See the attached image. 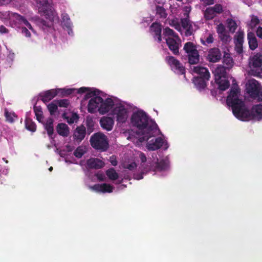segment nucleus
I'll return each instance as SVG.
<instances>
[{"instance_id":"obj_4","label":"nucleus","mask_w":262,"mask_h":262,"mask_svg":"<svg viewBox=\"0 0 262 262\" xmlns=\"http://www.w3.org/2000/svg\"><path fill=\"white\" fill-rule=\"evenodd\" d=\"M152 157L153 160L151 161L148 160L147 163H145L147 161L145 155L141 151H138L135 157L128 159L124 161L122 166L123 168L129 170H133L137 167L136 161L137 159H139L141 162V170L142 173H146L150 170L160 171L167 169L169 165L168 161L162 160L158 162L157 155L156 154H154Z\"/></svg>"},{"instance_id":"obj_5","label":"nucleus","mask_w":262,"mask_h":262,"mask_svg":"<svg viewBox=\"0 0 262 262\" xmlns=\"http://www.w3.org/2000/svg\"><path fill=\"white\" fill-rule=\"evenodd\" d=\"M5 15L11 23H13L16 26H19L18 28L20 30L21 34L25 36L30 37L31 31L34 32L30 24L23 16L11 12H7Z\"/></svg>"},{"instance_id":"obj_9","label":"nucleus","mask_w":262,"mask_h":262,"mask_svg":"<svg viewBox=\"0 0 262 262\" xmlns=\"http://www.w3.org/2000/svg\"><path fill=\"white\" fill-rule=\"evenodd\" d=\"M215 80L221 91H225L229 86V82L226 77L225 68L222 66H217L213 72Z\"/></svg>"},{"instance_id":"obj_41","label":"nucleus","mask_w":262,"mask_h":262,"mask_svg":"<svg viewBox=\"0 0 262 262\" xmlns=\"http://www.w3.org/2000/svg\"><path fill=\"white\" fill-rule=\"evenodd\" d=\"M106 175L110 180H115L118 177V173L114 169L111 168L106 171Z\"/></svg>"},{"instance_id":"obj_31","label":"nucleus","mask_w":262,"mask_h":262,"mask_svg":"<svg viewBox=\"0 0 262 262\" xmlns=\"http://www.w3.org/2000/svg\"><path fill=\"white\" fill-rule=\"evenodd\" d=\"M216 30L217 32L219 34V36L221 38V39H225L226 40H227L228 36L226 35V32L224 26L223 24H220L217 26Z\"/></svg>"},{"instance_id":"obj_14","label":"nucleus","mask_w":262,"mask_h":262,"mask_svg":"<svg viewBox=\"0 0 262 262\" xmlns=\"http://www.w3.org/2000/svg\"><path fill=\"white\" fill-rule=\"evenodd\" d=\"M166 62L172 70L178 74H184L185 70L179 60L172 56H167L165 58Z\"/></svg>"},{"instance_id":"obj_3","label":"nucleus","mask_w":262,"mask_h":262,"mask_svg":"<svg viewBox=\"0 0 262 262\" xmlns=\"http://www.w3.org/2000/svg\"><path fill=\"white\" fill-rule=\"evenodd\" d=\"M227 103L232 107L235 117L240 120H259L262 119V105H255L252 107L250 112L247 111L240 98L239 90L237 85L234 84L232 87L227 98Z\"/></svg>"},{"instance_id":"obj_13","label":"nucleus","mask_w":262,"mask_h":262,"mask_svg":"<svg viewBox=\"0 0 262 262\" xmlns=\"http://www.w3.org/2000/svg\"><path fill=\"white\" fill-rule=\"evenodd\" d=\"M184 50L188 55L189 62L190 64H195L199 62V53L196 47L193 43L187 42L184 47Z\"/></svg>"},{"instance_id":"obj_11","label":"nucleus","mask_w":262,"mask_h":262,"mask_svg":"<svg viewBox=\"0 0 262 262\" xmlns=\"http://www.w3.org/2000/svg\"><path fill=\"white\" fill-rule=\"evenodd\" d=\"M92 147L96 149L104 151L108 147L107 137L103 133L99 132L93 135L90 139Z\"/></svg>"},{"instance_id":"obj_28","label":"nucleus","mask_w":262,"mask_h":262,"mask_svg":"<svg viewBox=\"0 0 262 262\" xmlns=\"http://www.w3.org/2000/svg\"><path fill=\"white\" fill-rule=\"evenodd\" d=\"M58 105L56 100L53 101L47 105L48 110L52 116H57L59 112L58 110Z\"/></svg>"},{"instance_id":"obj_26","label":"nucleus","mask_w":262,"mask_h":262,"mask_svg":"<svg viewBox=\"0 0 262 262\" xmlns=\"http://www.w3.org/2000/svg\"><path fill=\"white\" fill-rule=\"evenodd\" d=\"M214 38L213 34L206 32H205L201 38V41L204 45H208L213 42Z\"/></svg>"},{"instance_id":"obj_39","label":"nucleus","mask_w":262,"mask_h":262,"mask_svg":"<svg viewBox=\"0 0 262 262\" xmlns=\"http://www.w3.org/2000/svg\"><path fill=\"white\" fill-rule=\"evenodd\" d=\"M25 123L26 127L28 130H29L33 132L36 130L35 124L29 118H26Z\"/></svg>"},{"instance_id":"obj_1","label":"nucleus","mask_w":262,"mask_h":262,"mask_svg":"<svg viewBox=\"0 0 262 262\" xmlns=\"http://www.w3.org/2000/svg\"><path fill=\"white\" fill-rule=\"evenodd\" d=\"M61 90L65 95H70L75 92L79 94L85 93L84 99H90L87 108L90 113H98L102 115L109 113L116 119L118 124L125 123L128 119L130 108L127 104L112 96L103 98V93L98 89L81 87L78 89Z\"/></svg>"},{"instance_id":"obj_33","label":"nucleus","mask_w":262,"mask_h":262,"mask_svg":"<svg viewBox=\"0 0 262 262\" xmlns=\"http://www.w3.org/2000/svg\"><path fill=\"white\" fill-rule=\"evenodd\" d=\"M34 111L37 120L39 122H43V113L41 108L39 106H35L34 107Z\"/></svg>"},{"instance_id":"obj_22","label":"nucleus","mask_w":262,"mask_h":262,"mask_svg":"<svg viewBox=\"0 0 262 262\" xmlns=\"http://www.w3.org/2000/svg\"><path fill=\"white\" fill-rule=\"evenodd\" d=\"M150 31L154 33V37H157V41L160 42L161 41V25L157 23H153L150 27Z\"/></svg>"},{"instance_id":"obj_40","label":"nucleus","mask_w":262,"mask_h":262,"mask_svg":"<svg viewBox=\"0 0 262 262\" xmlns=\"http://www.w3.org/2000/svg\"><path fill=\"white\" fill-rule=\"evenodd\" d=\"M223 62L227 66V68H231L233 65V61L229 55H225L224 56Z\"/></svg>"},{"instance_id":"obj_38","label":"nucleus","mask_w":262,"mask_h":262,"mask_svg":"<svg viewBox=\"0 0 262 262\" xmlns=\"http://www.w3.org/2000/svg\"><path fill=\"white\" fill-rule=\"evenodd\" d=\"M227 26L230 31L234 32L237 28V24L235 20L231 18L227 19Z\"/></svg>"},{"instance_id":"obj_45","label":"nucleus","mask_w":262,"mask_h":262,"mask_svg":"<svg viewBox=\"0 0 262 262\" xmlns=\"http://www.w3.org/2000/svg\"><path fill=\"white\" fill-rule=\"evenodd\" d=\"M211 8L213 9V11L216 14L221 13L223 9L222 6L219 4L215 5L214 7Z\"/></svg>"},{"instance_id":"obj_51","label":"nucleus","mask_w":262,"mask_h":262,"mask_svg":"<svg viewBox=\"0 0 262 262\" xmlns=\"http://www.w3.org/2000/svg\"><path fill=\"white\" fill-rule=\"evenodd\" d=\"M257 36L262 39V28L259 27L256 31Z\"/></svg>"},{"instance_id":"obj_10","label":"nucleus","mask_w":262,"mask_h":262,"mask_svg":"<svg viewBox=\"0 0 262 262\" xmlns=\"http://www.w3.org/2000/svg\"><path fill=\"white\" fill-rule=\"evenodd\" d=\"M36 1L39 12L43 13L47 18L52 21L58 20L57 14L53 11L51 5L50 0H36Z\"/></svg>"},{"instance_id":"obj_52","label":"nucleus","mask_w":262,"mask_h":262,"mask_svg":"<svg viewBox=\"0 0 262 262\" xmlns=\"http://www.w3.org/2000/svg\"><path fill=\"white\" fill-rule=\"evenodd\" d=\"M14 53H12L11 52H9V53L8 55V59L10 61H12L14 58Z\"/></svg>"},{"instance_id":"obj_46","label":"nucleus","mask_w":262,"mask_h":262,"mask_svg":"<svg viewBox=\"0 0 262 262\" xmlns=\"http://www.w3.org/2000/svg\"><path fill=\"white\" fill-rule=\"evenodd\" d=\"M191 11V7L189 6H186L184 8V16L188 17V14Z\"/></svg>"},{"instance_id":"obj_32","label":"nucleus","mask_w":262,"mask_h":262,"mask_svg":"<svg viewBox=\"0 0 262 262\" xmlns=\"http://www.w3.org/2000/svg\"><path fill=\"white\" fill-rule=\"evenodd\" d=\"M45 128L47 131L49 136L52 135L53 133V120L52 118H49L46 122L43 124Z\"/></svg>"},{"instance_id":"obj_43","label":"nucleus","mask_w":262,"mask_h":262,"mask_svg":"<svg viewBox=\"0 0 262 262\" xmlns=\"http://www.w3.org/2000/svg\"><path fill=\"white\" fill-rule=\"evenodd\" d=\"M259 20L258 18L256 16L253 15L251 16V19L250 23H249V25L251 28H253L255 27L258 24H259Z\"/></svg>"},{"instance_id":"obj_34","label":"nucleus","mask_w":262,"mask_h":262,"mask_svg":"<svg viewBox=\"0 0 262 262\" xmlns=\"http://www.w3.org/2000/svg\"><path fill=\"white\" fill-rule=\"evenodd\" d=\"M87 150L85 146H80L78 147L74 152V156L78 158H80L86 152Z\"/></svg>"},{"instance_id":"obj_15","label":"nucleus","mask_w":262,"mask_h":262,"mask_svg":"<svg viewBox=\"0 0 262 262\" xmlns=\"http://www.w3.org/2000/svg\"><path fill=\"white\" fill-rule=\"evenodd\" d=\"M190 70L193 74L199 75L197 78H205L209 80L210 74L207 68L201 66H193L191 67Z\"/></svg>"},{"instance_id":"obj_20","label":"nucleus","mask_w":262,"mask_h":262,"mask_svg":"<svg viewBox=\"0 0 262 262\" xmlns=\"http://www.w3.org/2000/svg\"><path fill=\"white\" fill-rule=\"evenodd\" d=\"M87 167L90 168L99 169L104 165V163L98 158H91L86 162Z\"/></svg>"},{"instance_id":"obj_48","label":"nucleus","mask_w":262,"mask_h":262,"mask_svg":"<svg viewBox=\"0 0 262 262\" xmlns=\"http://www.w3.org/2000/svg\"><path fill=\"white\" fill-rule=\"evenodd\" d=\"M110 161L114 166H116L117 164V161L116 160V157L114 156H112L110 158Z\"/></svg>"},{"instance_id":"obj_18","label":"nucleus","mask_w":262,"mask_h":262,"mask_svg":"<svg viewBox=\"0 0 262 262\" xmlns=\"http://www.w3.org/2000/svg\"><path fill=\"white\" fill-rule=\"evenodd\" d=\"M90 189L97 192H111L113 191V187L110 184H96L92 186L89 187Z\"/></svg>"},{"instance_id":"obj_36","label":"nucleus","mask_w":262,"mask_h":262,"mask_svg":"<svg viewBox=\"0 0 262 262\" xmlns=\"http://www.w3.org/2000/svg\"><path fill=\"white\" fill-rule=\"evenodd\" d=\"M156 14L160 18H165L167 16L165 9L161 6H156Z\"/></svg>"},{"instance_id":"obj_25","label":"nucleus","mask_w":262,"mask_h":262,"mask_svg":"<svg viewBox=\"0 0 262 262\" xmlns=\"http://www.w3.org/2000/svg\"><path fill=\"white\" fill-rule=\"evenodd\" d=\"M62 24L64 28H67L68 33L69 35L72 34V24L70 20L69 17L67 14H62Z\"/></svg>"},{"instance_id":"obj_27","label":"nucleus","mask_w":262,"mask_h":262,"mask_svg":"<svg viewBox=\"0 0 262 262\" xmlns=\"http://www.w3.org/2000/svg\"><path fill=\"white\" fill-rule=\"evenodd\" d=\"M247 36L250 48L252 50H255L257 47L258 43L254 34L253 32H248Z\"/></svg>"},{"instance_id":"obj_37","label":"nucleus","mask_w":262,"mask_h":262,"mask_svg":"<svg viewBox=\"0 0 262 262\" xmlns=\"http://www.w3.org/2000/svg\"><path fill=\"white\" fill-rule=\"evenodd\" d=\"M213 9L212 8H208L204 12V17L206 19H211L216 16Z\"/></svg>"},{"instance_id":"obj_17","label":"nucleus","mask_w":262,"mask_h":262,"mask_svg":"<svg viewBox=\"0 0 262 262\" xmlns=\"http://www.w3.org/2000/svg\"><path fill=\"white\" fill-rule=\"evenodd\" d=\"M101 127L107 131L111 130L114 125V120L111 117L104 116L100 120Z\"/></svg>"},{"instance_id":"obj_42","label":"nucleus","mask_w":262,"mask_h":262,"mask_svg":"<svg viewBox=\"0 0 262 262\" xmlns=\"http://www.w3.org/2000/svg\"><path fill=\"white\" fill-rule=\"evenodd\" d=\"M5 117L8 121L13 122L17 118L16 116L13 112L5 111Z\"/></svg>"},{"instance_id":"obj_7","label":"nucleus","mask_w":262,"mask_h":262,"mask_svg":"<svg viewBox=\"0 0 262 262\" xmlns=\"http://www.w3.org/2000/svg\"><path fill=\"white\" fill-rule=\"evenodd\" d=\"M163 35L166 40V42L169 49L174 54L179 53V49L181 43V40L175 34L173 31L169 28H166L163 31Z\"/></svg>"},{"instance_id":"obj_55","label":"nucleus","mask_w":262,"mask_h":262,"mask_svg":"<svg viewBox=\"0 0 262 262\" xmlns=\"http://www.w3.org/2000/svg\"><path fill=\"white\" fill-rule=\"evenodd\" d=\"M134 177H135V178L137 180H141L143 178V177L142 176V174H141V175L136 174V175H135Z\"/></svg>"},{"instance_id":"obj_50","label":"nucleus","mask_w":262,"mask_h":262,"mask_svg":"<svg viewBox=\"0 0 262 262\" xmlns=\"http://www.w3.org/2000/svg\"><path fill=\"white\" fill-rule=\"evenodd\" d=\"M200 1L206 5H212L214 3V0H200Z\"/></svg>"},{"instance_id":"obj_2","label":"nucleus","mask_w":262,"mask_h":262,"mask_svg":"<svg viewBox=\"0 0 262 262\" xmlns=\"http://www.w3.org/2000/svg\"><path fill=\"white\" fill-rule=\"evenodd\" d=\"M130 124L136 127L137 130L135 134L128 138L138 146L159 133L157 124L150 120L147 114L142 110L135 111L132 114Z\"/></svg>"},{"instance_id":"obj_24","label":"nucleus","mask_w":262,"mask_h":262,"mask_svg":"<svg viewBox=\"0 0 262 262\" xmlns=\"http://www.w3.org/2000/svg\"><path fill=\"white\" fill-rule=\"evenodd\" d=\"M85 136V128L83 126L78 127L74 134V139L79 141L82 140Z\"/></svg>"},{"instance_id":"obj_12","label":"nucleus","mask_w":262,"mask_h":262,"mask_svg":"<svg viewBox=\"0 0 262 262\" xmlns=\"http://www.w3.org/2000/svg\"><path fill=\"white\" fill-rule=\"evenodd\" d=\"M246 91L252 98L258 101L262 100V88L256 80L252 79L248 81Z\"/></svg>"},{"instance_id":"obj_16","label":"nucleus","mask_w":262,"mask_h":262,"mask_svg":"<svg viewBox=\"0 0 262 262\" xmlns=\"http://www.w3.org/2000/svg\"><path fill=\"white\" fill-rule=\"evenodd\" d=\"M169 24L179 31H181L182 27L184 29H188L189 28L190 26L189 21L187 18L182 19L181 23L177 18L172 19L169 20Z\"/></svg>"},{"instance_id":"obj_6","label":"nucleus","mask_w":262,"mask_h":262,"mask_svg":"<svg viewBox=\"0 0 262 262\" xmlns=\"http://www.w3.org/2000/svg\"><path fill=\"white\" fill-rule=\"evenodd\" d=\"M249 74L252 76L261 77L262 54L257 53L250 56L248 60Z\"/></svg>"},{"instance_id":"obj_49","label":"nucleus","mask_w":262,"mask_h":262,"mask_svg":"<svg viewBox=\"0 0 262 262\" xmlns=\"http://www.w3.org/2000/svg\"><path fill=\"white\" fill-rule=\"evenodd\" d=\"M86 124L89 127H92L94 125V122L92 119L87 120Z\"/></svg>"},{"instance_id":"obj_57","label":"nucleus","mask_w":262,"mask_h":262,"mask_svg":"<svg viewBox=\"0 0 262 262\" xmlns=\"http://www.w3.org/2000/svg\"><path fill=\"white\" fill-rule=\"evenodd\" d=\"M49 169L50 171H52V169H53V167H50Z\"/></svg>"},{"instance_id":"obj_30","label":"nucleus","mask_w":262,"mask_h":262,"mask_svg":"<svg viewBox=\"0 0 262 262\" xmlns=\"http://www.w3.org/2000/svg\"><path fill=\"white\" fill-rule=\"evenodd\" d=\"M58 133L62 136H68L69 133L68 126L64 123H59L57 127Z\"/></svg>"},{"instance_id":"obj_8","label":"nucleus","mask_w":262,"mask_h":262,"mask_svg":"<svg viewBox=\"0 0 262 262\" xmlns=\"http://www.w3.org/2000/svg\"><path fill=\"white\" fill-rule=\"evenodd\" d=\"M160 134V131L159 130V133L158 134L150 137L148 140L144 141V142H147L146 147L148 150H156L160 148L166 150L168 148L169 144L163 135L159 137L154 138L156 136ZM142 143H143V142Z\"/></svg>"},{"instance_id":"obj_21","label":"nucleus","mask_w":262,"mask_h":262,"mask_svg":"<svg viewBox=\"0 0 262 262\" xmlns=\"http://www.w3.org/2000/svg\"><path fill=\"white\" fill-rule=\"evenodd\" d=\"M57 92L55 90H51L45 92L40 94L42 101L47 102L52 99L57 94Z\"/></svg>"},{"instance_id":"obj_23","label":"nucleus","mask_w":262,"mask_h":262,"mask_svg":"<svg viewBox=\"0 0 262 262\" xmlns=\"http://www.w3.org/2000/svg\"><path fill=\"white\" fill-rule=\"evenodd\" d=\"M63 117L67 120L69 124L77 122L78 120V116L77 113L73 112H67L63 114Z\"/></svg>"},{"instance_id":"obj_19","label":"nucleus","mask_w":262,"mask_h":262,"mask_svg":"<svg viewBox=\"0 0 262 262\" xmlns=\"http://www.w3.org/2000/svg\"><path fill=\"white\" fill-rule=\"evenodd\" d=\"M221 58V53L220 50L216 48L211 49L209 51L207 59L210 62H216Z\"/></svg>"},{"instance_id":"obj_35","label":"nucleus","mask_w":262,"mask_h":262,"mask_svg":"<svg viewBox=\"0 0 262 262\" xmlns=\"http://www.w3.org/2000/svg\"><path fill=\"white\" fill-rule=\"evenodd\" d=\"M244 33L242 31L238 32L235 36V43L237 46L242 45L244 40Z\"/></svg>"},{"instance_id":"obj_56","label":"nucleus","mask_w":262,"mask_h":262,"mask_svg":"<svg viewBox=\"0 0 262 262\" xmlns=\"http://www.w3.org/2000/svg\"><path fill=\"white\" fill-rule=\"evenodd\" d=\"M11 1V0H0V3L2 4H8Z\"/></svg>"},{"instance_id":"obj_29","label":"nucleus","mask_w":262,"mask_h":262,"mask_svg":"<svg viewBox=\"0 0 262 262\" xmlns=\"http://www.w3.org/2000/svg\"><path fill=\"white\" fill-rule=\"evenodd\" d=\"M208 80L205 78H194L193 83L199 90H201L206 87V81Z\"/></svg>"},{"instance_id":"obj_44","label":"nucleus","mask_w":262,"mask_h":262,"mask_svg":"<svg viewBox=\"0 0 262 262\" xmlns=\"http://www.w3.org/2000/svg\"><path fill=\"white\" fill-rule=\"evenodd\" d=\"M58 106L61 107H68L70 105L69 101L67 99L56 100Z\"/></svg>"},{"instance_id":"obj_54","label":"nucleus","mask_w":262,"mask_h":262,"mask_svg":"<svg viewBox=\"0 0 262 262\" xmlns=\"http://www.w3.org/2000/svg\"><path fill=\"white\" fill-rule=\"evenodd\" d=\"M236 50L238 53H241L242 51V45L239 46L236 45Z\"/></svg>"},{"instance_id":"obj_47","label":"nucleus","mask_w":262,"mask_h":262,"mask_svg":"<svg viewBox=\"0 0 262 262\" xmlns=\"http://www.w3.org/2000/svg\"><path fill=\"white\" fill-rule=\"evenodd\" d=\"M96 176L97 179L101 181H104L105 179L104 174L102 172H98Z\"/></svg>"},{"instance_id":"obj_53","label":"nucleus","mask_w":262,"mask_h":262,"mask_svg":"<svg viewBox=\"0 0 262 262\" xmlns=\"http://www.w3.org/2000/svg\"><path fill=\"white\" fill-rule=\"evenodd\" d=\"M7 32H8V30L6 27H5L4 26H1L0 27V33H7Z\"/></svg>"}]
</instances>
